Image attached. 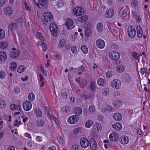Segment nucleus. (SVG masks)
<instances>
[{"label": "nucleus", "instance_id": "41", "mask_svg": "<svg viewBox=\"0 0 150 150\" xmlns=\"http://www.w3.org/2000/svg\"><path fill=\"white\" fill-rule=\"evenodd\" d=\"M75 110L76 113L79 115H81L82 113V110L80 107H76Z\"/></svg>", "mask_w": 150, "mask_h": 150}, {"label": "nucleus", "instance_id": "1", "mask_svg": "<svg viewBox=\"0 0 150 150\" xmlns=\"http://www.w3.org/2000/svg\"><path fill=\"white\" fill-rule=\"evenodd\" d=\"M43 16V21L44 23L45 24L50 23L53 19V15L50 12L47 11L45 12Z\"/></svg>", "mask_w": 150, "mask_h": 150}, {"label": "nucleus", "instance_id": "44", "mask_svg": "<svg viewBox=\"0 0 150 150\" xmlns=\"http://www.w3.org/2000/svg\"><path fill=\"white\" fill-rule=\"evenodd\" d=\"M81 51L84 53L86 54L88 53V50L87 47L84 45L81 46Z\"/></svg>", "mask_w": 150, "mask_h": 150}, {"label": "nucleus", "instance_id": "55", "mask_svg": "<svg viewBox=\"0 0 150 150\" xmlns=\"http://www.w3.org/2000/svg\"><path fill=\"white\" fill-rule=\"evenodd\" d=\"M113 73L112 71H108L106 73V76L108 78H110L112 76Z\"/></svg>", "mask_w": 150, "mask_h": 150}, {"label": "nucleus", "instance_id": "7", "mask_svg": "<svg viewBox=\"0 0 150 150\" xmlns=\"http://www.w3.org/2000/svg\"><path fill=\"white\" fill-rule=\"evenodd\" d=\"M73 12L74 15L77 16H81L84 13L83 9L81 7L79 6H77L74 9Z\"/></svg>", "mask_w": 150, "mask_h": 150}, {"label": "nucleus", "instance_id": "24", "mask_svg": "<svg viewBox=\"0 0 150 150\" xmlns=\"http://www.w3.org/2000/svg\"><path fill=\"white\" fill-rule=\"evenodd\" d=\"M97 83L99 86L103 87L106 84V81L103 78H99L98 80Z\"/></svg>", "mask_w": 150, "mask_h": 150}, {"label": "nucleus", "instance_id": "64", "mask_svg": "<svg viewBox=\"0 0 150 150\" xmlns=\"http://www.w3.org/2000/svg\"><path fill=\"white\" fill-rule=\"evenodd\" d=\"M21 121L18 122L17 120H15L14 125L15 126L18 127L21 124Z\"/></svg>", "mask_w": 150, "mask_h": 150}, {"label": "nucleus", "instance_id": "34", "mask_svg": "<svg viewBox=\"0 0 150 150\" xmlns=\"http://www.w3.org/2000/svg\"><path fill=\"white\" fill-rule=\"evenodd\" d=\"M26 69L25 66L22 65L18 67L17 69V71L18 73H21L24 71Z\"/></svg>", "mask_w": 150, "mask_h": 150}, {"label": "nucleus", "instance_id": "12", "mask_svg": "<svg viewBox=\"0 0 150 150\" xmlns=\"http://www.w3.org/2000/svg\"><path fill=\"white\" fill-rule=\"evenodd\" d=\"M96 45L100 49H103L105 46V42L104 40L101 39H97L96 42Z\"/></svg>", "mask_w": 150, "mask_h": 150}, {"label": "nucleus", "instance_id": "58", "mask_svg": "<svg viewBox=\"0 0 150 150\" xmlns=\"http://www.w3.org/2000/svg\"><path fill=\"white\" fill-rule=\"evenodd\" d=\"M95 126L97 128V129L98 131H101L102 128L101 127L100 124L98 123H96L95 124Z\"/></svg>", "mask_w": 150, "mask_h": 150}, {"label": "nucleus", "instance_id": "19", "mask_svg": "<svg viewBox=\"0 0 150 150\" xmlns=\"http://www.w3.org/2000/svg\"><path fill=\"white\" fill-rule=\"evenodd\" d=\"M114 14V11L112 9H108L105 13V17L108 18H110L113 16Z\"/></svg>", "mask_w": 150, "mask_h": 150}, {"label": "nucleus", "instance_id": "22", "mask_svg": "<svg viewBox=\"0 0 150 150\" xmlns=\"http://www.w3.org/2000/svg\"><path fill=\"white\" fill-rule=\"evenodd\" d=\"M65 2L62 0H58L56 3V6L57 8L60 9L64 7L65 5Z\"/></svg>", "mask_w": 150, "mask_h": 150}, {"label": "nucleus", "instance_id": "45", "mask_svg": "<svg viewBox=\"0 0 150 150\" xmlns=\"http://www.w3.org/2000/svg\"><path fill=\"white\" fill-rule=\"evenodd\" d=\"M123 79L127 81H130L131 77L127 74H124L123 77Z\"/></svg>", "mask_w": 150, "mask_h": 150}, {"label": "nucleus", "instance_id": "35", "mask_svg": "<svg viewBox=\"0 0 150 150\" xmlns=\"http://www.w3.org/2000/svg\"><path fill=\"white\" fill-rule=\"evenodd\" d=\"M34 113L36 116L38 117H40L42 115V111L39 108L36 109L35 110Z\"/></svg>", "mask_w": 150, "mask_h": 150}, {"label": "nucleus", "instance_id": "53", "mask_svg": "<svg viewBox=\"0 0 150 150\" xmlns=\"http://www.w3.org/2000/svg\"><path fill=\"white\" fill-rule=\"evenodd\" d=\"M71 50L74 54H76L78 52V50L76 46H74L71 48Z\"/></svg>", "mask_w": 150, "mask_h": 150}, {"label": "nucleus", "instance_id": "17", "mask_svg": "<svg viewBox=\"0 0 150 150\" xmlns=\"http://www.w3.org/2000/svg\"><path fill=\"white\" fill-rule=\"evenodd\" d=\"M109 138L110 140L112 142H115L118 139V136L117 133L115 132L111 133L109 135Z\"/></svg>", "mask_w": 150, "mask_h": 150}, {"label": "nucleus", "instance_id": "43", "mask_svg": "<svg viewBox=\"0 0 150 150\" xmlns=\"http://www.w3.org/2000/svg\"><path fill=\"white\" fill-rule=\"evenodd\" d=\"M28 99L31 101H33L35 99V96L34 94L33 93H30L28 96Z\"/></svg>", "mask_w": 150, "mask_h": 150}, {"label": "nucleus", "instance_id": "63", "mask_svg": "<svg viewBox=\"0 0 150 150\" xmlns=\"http://www.w3.org/2000/svg\"><path fill=\"white\" fill-rule=\"evenodd\" d=\"M127 10L125 9L122 13V17L124 18L126 17L127 14Z\"/></svg>", "mask_w": 150, "mask_h": 150}, {"label": "nucleus", "instance_id": "25", "mask_svg": "<svg viewBox=\"0 0 150 150\" xmlns=\"http://www.w3.org/2000/svg\"><path fill=\"white\" fill-rule=\"evenodd\" d=\"M61 110L63 113L66 114L70 112L71 110V108L69 106H66L63 107Z\"/></svg>", "mask_w": 150, "mask_h": 150}, {"label": "nucleus", "instance_id": "2", "mask_svg": "<svg viewBox=\"0 0 150 150\" xmlns=\"http://www.w3.org/2000/svg\"><path fill=\"white\" fill-rule=\"evenodd\" d=\"M75 80L81 87H84L87 85L88 81L84 77H80L78 78H76Z\"/></svg>", "mask_w": 150, "mask_h": 150}, {"label": "nucleus", "instance_id": "57", "mask_svg": "<svg viewBox=\"0 0 150 150\" xmlns=\"http://www.w3.org/2000/svg\"><path fill=\"white\" fill-rule=\"evenodd\" d=\"M53 58L55 59H59L62 57V55L59 54H56L53 56Z\"/></svg>", "mask_w": 150, "mask_h": 150}, {"label": "nucleus", "instance_id": "60", "mask_svg": "<svg viewBox=\"0 0 150 150\" xmlns=\"http://www.w3.org/2000/svg\"><path fill=\"white\" fill-rule=\"evenodd\" d=\"M48 115L49 117L52 120L53 118V117H55L52 114V113L50 111L48 110L47 112Z\"/></svg>", "mask_w": 150, "mask_h": 150}, {"label": "nucleus", "instance_id": "9", "mask_svg": "<svg viewBox=\"0 0 150 150\" xmlns=\"http://www.w3.org/2000/svg\"><path fill=\"white\" fill-rule=\"evenodd\" d=\"M109 56L110 59H112L117 60L120 58V54L118 52H111L109 53Z\"/></svg>", "mask_w": 150, "mask_h": 150}, {"label": "nucleus", "instance_id": "11", "mask_svg": "<svg viewBox=\"0 0 150 150\" xmlns=\"http://www.w3.org/2000/svg\"><path fill=\"white\" fill-rule=\"evenodd\" d=\"M128 35L131 38H134L136 34V30L134 26H130L128 29Z\"/></svg>", "mask_w": 150, "mask_h": 150}, {"label": "nucleus", "instance_id": "38", "mask_svg": "<svg viewBox=\"0 0 150 150\" xmlns=\"http://www.w3.org/2000/svg\"><path fill=\"white\" fill-rule=\"evenodd\" d=\"M95 107L93 105H91L89 106L88 112L89 113L93 114L95 112Z\"/></svg>", "mask_w": 150, "mask_h": 150}, {"label": "nucleus", "instance_id": "14", "mask_svg": "<svg viewBox=\"0 0 150 150\" xmlns=\"http://www.w3.org/2000/svg\"><path fill=\"white\" fill-rule=\"evenodd\" d=\"M74 25V21L71 19L69 18L66 19L65 25L68 30H71L73 29L74 26L72 27Z\"/></svg>", "mask_w": 150, "mask_h": 150}, {"label": "nucleus", "instance_id": "4", "mask_svg": "<svg viewBox=\"0 0 150 150\" xmlns=\"http://www.w3.org/2000/svg\"><path fill=\"white\" fill-rule=\"evenodd\" d=\"M121 85V81L118 79H114L111 82V86L113 88L119 89Z\"/></svg>", "mask_w": 150, "mask_h": 150}, {"label": "nucleus", "instance_id": "52", "mask_svg": "<svg viewBox=\"0 0 150 150\" xmlns=\"http://www.w3.org/2000/svg\"><path fill=\"white\" fill-rule=\"evenodd\" d=\"M57 140L59 143L62 145H63L64 144V141L63 138L61 136H59L57 138Z\"/></svg>", "mask_w": 150, "mask_h": 150}, {"label": "nucleus", "instance_id": "36", "mask_svg": "<svg viewBox=\"0 0 150 150\" xmlns=\"http://www.w3.org/2000/svg\"><path fill=\"white\" fill-rule=\"evenodd\" d=\"M36 125L38 127H42L44 125L45 122L43 120L39 119L36 121Z\"/></svg>", "mask_w": 150, "mask_h": 150}, {"label": "nucleus", "instance_id": "15", "mask_svg": "<svg viewBox=\"0 0 150 150\" xmlns=\"http://www.w3.org/2000/svg\"><path fill=\"white\" fill-rule=\"evenodd\" d=\"M12 49L13 51L10 54V57L12 58H14L18 57L20 54V51L16 50L15 48H13Z\"/></svg>", "mask_w": 150, "mask_h": 150}, {"label": "nucleus", "instance_id": "13", "mask_svg": "<svg viewBox=\"0 0 150 150\" xmlns=\"http://www.w3.org/2000/svg\"><path fill=\"white\" fill-rule=\"evenodd\" d=\"M32 107L31 103L29 101H25L23 103V108L25 111H28L30 110L31 108Z\"/></svg>", "mask_w": 150, "mask_h": 150}, {"label": "nucleus", "instance_id": "37", "mask_svg": "<svg viewBox=\"0 0 150 150\" xmlns=\"http://www.w3.org/2000/svg\"><path fill=\"white\" fill-rule=\"evenodd\" d=\"M83 130V127H80L75 129L73 130V132L74 134H76L82 132Z\"/></svg>", "mask_w": 150, "mask_h": 150}, {"label": "nucleus", "instance_id": "5", "mask_svg": "<svg viewBox=\"0 0 150 150\" xmlns=\"http://www.w3.org/2000/svg\"><path fill=\"white\" fill-rule=\"evenodd\" d=\"M79 117L77 115H74L69 117L67 119L68 122L70 124H74L77 122Z\"/></svg>", "mask_w": 150, "mask_h": 150}, {"label": "nucleus", "instance_id": "33", "mask_svg": "<svg viewBox=\"0 0 150 150\" xmlns=\"http://www.w3.org/2000/svg\"><path fill=\"white\" fill-rule=\"evenodd\" d=\"M102 92L103 95L106 96L109 93V89L107 87H104L103 89Z\"/></svg>", "mask_w": 150, "mask_h": 150}, {"label": "nucleus", "instance_id": "51", "mask_svg": "<svg viewBox=\"0 0 150 150\" xmlns=\"http://www.w3.org/2000/svg\"><path fill=\"white\" fill-rule=\"evenodd\" d=\"M132 56L135 59L138 60L139 62V56L138 54L136 52H133L132 54Z\"/></svg>", "mask_w": 150, "mask_h": 150}, {"label": "nucleus", "instance_id": "40", "mask_svg": "<svg viewBox=\"0 0 150 150\" xmlns=\"http://www.w3.org/2000/svg\"><path fill=\"white\" fill-rule=\"evenodd\" d=\"M18 27V25L16 23H13L10 24L9 25V30H14L16 29Z\"/></svg>", "mask_w": 150, "mask_h": 150}, {"label": "nucleus", "instance_id": "39", "mask_svg": "<svg viewBox=\"0 0 150 150\" xmlns=\"http://www.w3.org/2000/svg\"><path fill=\"white\" fill-rule=\"evenodd\" d=\"M11 109L12 110H14L16 109H18L19 111L21 110V106L18 105V106L14 104H12L10 107Z\"/></svg>", "mask_w": 150, "mask_h": 150}, {"label": "nucleus", "instance_id": "47", "mask_svg": "<svg viewBox=\"0 0 150 150\" xmlns=\"http://www.w3.org/2000/svg\"><path fill=\"white\" fill-rule=\"evenodd\" d=\"M6 76V73L2 70L0 71V79H4Z\"/></svg>", "mask_w": 150, "mask_h": 150}, {"label": "nucleus", "instance_id": "16", "mask_svg": "<svg viewBox=\"0 0 150 150\" xmlns=\"http://www.w3.org/2000/svg\"><path fill=\"white\" fill-rule=\"evenodd\" d=\"M90 146L92 150H96L98 148V145L96 140L93 138L90 139Z\"/></svg>", "mask_w": 150, "mask_h": 150}, {"label": "nucleus", "instance_id": "10", "mask_svg": "<svg viewBox=\"0 0 150 150\" xmlns=\"http://www.w3.org/2000/svg\"><path fill=\"white\" fill-rule=\"evenodd\" d=\"M80 142L81 146L84 149L87 148L89 146V143L88 141L86 138H81L80 139Z\"/></svg>", "mask_w": 150, "mask_h": 150}, {"label": "nucleus", "instance_id": "8", "mask_svg": "<svg viewBox=\"0 0 150 150\" xmlns=\"http://www.w3.org/2000/svg\"><path fill=\"white\" fill-rule=\"evenodd\" d=\"M58 47L60 49L65 48L66 49H68L69 47L68 46V43L66 41L62 39L59 41Z\"/></svg>", "mask_w": 150, "mask_h": 150}, {"label": "nucleus", "instance_id": "28", "mask_svg": "<svg viewBox=\"0 0 150 150\" xmlns=\"http://www.w3.org/2000/svg\"><path fill=\"white\" fill-rule=\"evenodd\" d=\"M7 55L4 52H0V61L1 62L4 61L7 59Z\"/></svg>", "mask_w": 150, "mask_h": 150}, {"label": "nucleus", "instance_id": "59", "mask_svg": "<svg viewBox=\"0 0 150 150\" xmlns=\"http://www.w3.org/2000/svg\"><path fill=\"white\" fill-rule=\"evenodd\" d=\"M147 69L144 68H142L140 69V73L143 74H145L147 72Z\"/></svg>", "mask_w": 150, "mask_h": 150}, {"label": "nucleus", "instance_id": "27", "mask_svg": "<svg viewBox=\"0 0 150 150\" xmlns=\"http://www.w3.org/2000/svg\"><path fill=\"white\" fill-rule=\"evenodd\" d=\"M93 122L91 120H87L85 124V127L87 128H90L93 125Z\"/></svg>", "mask_w": 150, "mask_h": 150}, {"label": "nucleus", "instance_id": "46", "mask_svg": "<svg viewBox=\"0 0 150 150\" xmlns=\"http://www.w3.org/2000/svg\"><path fill=\"white\" fill-rule=\"evenodd\" d=\"M7 46V43L6 42L3 41L0 42V47L1 48H6Z\"/></svg>", "mask_w": 150, "mask_h": 150}, {"label": "nucleus", "instance_id": "49", "mask_svg": "<svg viewBox=\"0 0 150 150\" xmlns=\"http://www.w3.org/2000/svg\"><path fill=\"white\" fill-rule=\"evenodd\" d=\"M88 19V17L86 15H84L81 17H80L78 18V20L81 22H84Z\"/></svg>", "mask_w": 150, "mask_h": 150}, {"label": "nucleus", "instance_id": "29", "mask_svg": "<svg viewBox=\"0 0 150 150\" xmlns=\"http://www.w3.org/2000/svg\"><path fill=\"white\" fill-rule=\"evenodd\" d=\"M125 69V67L122 65H118L117 67L116 68V71L119 73H121L123 72Z\"/></svg>", "mask_w": 150, "mask_h": 150}, {"label": "nucleus", "instance_id": "21", "mask_svg": "<svg viewBox=\"0 0 150 150\" xmlns=\"http://www.w3.org/2000/svg\"><path fill=\"white\" fill-rule=\"evenodd\" d=\"M113 128L116 131H119L121 130L122 127V124L119 123H116L112 125Z\"/></svg>", "mask_w": 150, "mask_h": 150}, {"label": "nucleus", "instance_id": "26", "mask_svg": "<svg viewBox=\"0 0 150 150\" xmlns=\"http://www.w3.org/2000/svg\"><path fill=\"white\" fill-rule=\"evenodd\" d=\"M90 89L92 91H96V84L95 82L92 81L90 83Z\"/></svg>", "mask_w": 150, "mask_h": 150}, {"label": "nucleus", "instance_id": "18", "mask_svg": "<svg viewBox=\"0 0 150 150\" xmlns=\"http://www.w3.org/2000/svg\"><path fill=\"white\" fill-rule=\"evenodd\" d=\"M5 14L8 16H11L13 14V11L11 8L8 6L6 7L4 9Z\"/></svg>", "mask_w": 150, "mask_h": 150}, {"label": "nucleus", "instance_id": "62", "mask_svg": "<svg viewBox=\"0 0 150 150\" xmlns=\"http://www.w3.org/2000/svg\"><path fill=\"white\" fill-rule=\"evenodd\" d=\"M132 6L134 7H136L138 5V2L136 0H133L131 3Z\"/></svg>", "mask_w": 150, "mask_h": 150}, {"label": "nucleus", "instance_id": "30", "mask_svg": "<svg viewBox=\"0 0 150 150\" xmlns=\"http://www.w3.org/2000/svg\"><path fill=\"white\" fill-rule=\"evenodd\" d=\"M114 119L117 121H120L122 119L121 115L119 113H116L113 115Z\"/></svg>", "mask_w": 150, "mask_h": 150}, {"label": "nucleus", "instance_id": "31", "mask_svg": "<svg viewBox=\"0 0 150 150\" xmlns=\"http://www.w3.org/2000/svg\"><path fill=\"white\" fill-rule=\"evenodd\" d=\"M103 24L99 22L97 25L96 30L98 32H101L103 29Z\"/></svg>", "mask_w": 150, "mask_h": 150}, {"label": "nucleus", "instance_id": "61", "mask_svg": "<svg viewBox=\"0 0 150 150\" xmlns=\"http://www.w3.org/2000/svg\"><path fill=\"white\" fill-rule=\"evenodd\" d=\"M36 140L37 142H40L42 141V138L39 136H38L36 137Z\"/></svg>", "mask_w": 150, "mask_h": 150}, {"label": "nucleus", "instance_id": "50", "mask_svg": "<svg viewBox=\"0 0 150 150\" xmlns=\"http://www.w3.org/2000/svg\"><path fill=\"white\" fill-rule=\"evenodd\" d=\"M5 33L4 31L1 29H0V40L3 39L5 37Z\"/></svg>", "mask_w": 150, "mask_h": 150}, {"label": "nucleus", "instance_id": "48", "mask_svg": "<svg viewBox=\"0 0 150 150\" xmlns=\"http://www.w3.org/2000/svg\"><path fill=\"white\" fill-rule=\"evenodd\" d=\"M23 4L24 5L26 11H30L31 8L29 5L27 3L26 1H24Z\"/></svg>", "mask_w": 150, "mask_h": 150}, {"label": "nucleus", "instance_id": "3", "mask_svg": "<svg viewBox=\"0 0 150 150\" xmlns=\"http://www.w3.org/2000/svg\"><path fill=\"white\" fill-rule=\"evenodd\" d=\"M34 4L38 7L45 6L48 4L47 0H34Z\"/></svg>", "mask_w": 150, "mask_h": 150}, {"label": "nucleus", "instance_id": "42", "mask_svg": "<svg viewBox=\"0 0 150 150\" xmlns=\"http://www.w3.org/2000/svg\"><path fill=\"white\" fill-rule=\"evenodd\" d=\"M37 38H39L40 39L42 40L43 41L44 40V38L42 34L39 32H38L36 35Z\"/></svg>", "mask_w": 150, "mask_h": 150}, {"label": "nucleus", "instance_id": "32", "mask_svg": "<svg viewBox=\"0 0 150 150\" xmlns=\"http://www.w3.org/2000/svg\"><path fill=\"white\" fill-rule=\"evenodd\" d=\"M17 67V65L16 63L13 62L10 64L9 69L11 71H13L15 70Z\"/></svg>", "mask_w": 150, "mask_h": 150}, {"label": "nucleus", "instance_id": "23", "mask_svg": "<svg viewBox=\"0 0 150 150\" xmlns=\"http://www.w3.org/2000/svg\"><path fill=\"white\" fill-rule=\"evenodd\" d=\"M137 34L138 37L141 38L143 35V32L141 26H139L137 27Z\"/></svg>", "mask_w": 150, "mask_h": 150}, {"label": "nucleus", "instance_id": "54", "mask_svg": "<svg viewBox=\"0 0 150 150\" xmlns=\"http://www.w3.org/2000/svg\"><path fill=\"white\" fill-rule=\"evenodd\" d=\"M5 106V103L2 99H0V108H4Z\"/></svg>", "mask_w": 150, "mask_h": 150}, {"label": "nucleus", "instance_id": "20", "mask_svg": "<svg viewBox=\"0 0 150 150\" xmlns=\"http://www.w3.org/2000/svg\"><path fill=\"white\" fill-rule=\"evenodd\" d=\"M129 139L127 136H123L121 138L120 142L123 145L127 144L129 143Z\"/></svg>", "mask_w": 150, "mask_h": 150}, {"label": "nucleus", "instance_id": "6", "mask_svg": "<svg viewBox=\"0 0 150 150\" xmlns=\"http://www.w3.org/2000/svg\"><path fill=\"white\" fill-rule=\"evenodd\" d=\"M50 29L51 34L53 36L56 35L58 31V28L56 25L54 23H52L50 25Z\"/></svg>", "mask_w": 150, "mask_h": 150}, {"label": "nucleus", "instance_id": "56", "mask_svg": "<svg viewBox=\"0 0 150 150\" xmlns=\"http://www.w3.org/2000/svg\"><path fill=\"white\" fill-rule=\"evenodd\" d=\"M34 144V142L32 141H29L27 143V146L28 147L30 148H32L33 147Z\"/></svg>", "mask_w": 150, "mask_h": 150}]
</instances>
